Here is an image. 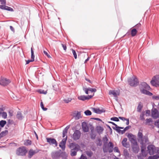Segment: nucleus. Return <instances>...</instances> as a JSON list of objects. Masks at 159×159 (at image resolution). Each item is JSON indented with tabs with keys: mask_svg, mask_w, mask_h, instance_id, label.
<instances>
[{
	"mask_svg": "<svg viewBox=\"0 0 159 159\" xmlns=\"http://www.w3.org/2000/svg\"><path fill=\"white\" fill-rule=\"evenodd\" d=\"M69 148L71 149L70 155L71 156H74L76 155L77 152L80 149V146L74 143H70L69 145Z\"/></svg>",
	"mask_w": 159,
	"mask_h": 159,
	"instance_id": "1",
	"label": "nucleus"
},
{
	"mask_svg": "<svg viewBox=\"0 0 159 159\" xmlns=\"http://www.w3.org/2000/svg\"><path fill=\"white\" fill-rule=\"evenodd\" d=\"M128 81L130 86L133 87L138 85L139 83L138 79L136 76H134L132 77V78H129Z\"/></svg>",
	"mask_w": 159,
	"mask_h": 159,
	"instance_id": "2",
	"label": "nucleus"
},
{
	"mask_svg": "<svg viewBox=\"0 0 159 159\" xmlns=\"http://www.w3.org/2000/svg\"><path fill=\"white\" fill-rule=\"evenodd\" d=\"M27 152V151L25 147L19 148L16 151V154L19 156H25Z\"/></svg>",
	"mask_w": 159,
	"mask_h": 159,
	"instance_id": "3",
	"label": "nucleus"
},
{
	"mask_svg": "<svg viewBox=\"0 0 159 159\" xmlns=\"http://www.w3.org/2000/svg\"><path fill=\"white\" fill-rule=\"evenodd\" d=\"M114 145L111 142H109L108 144L107 148L106 147L103 148V151L104 152H108L109 153L112 152L113 150Z\"/></svg>",
	"mask_w": 159,
	"mask_h": 159,
	"instance_id": "4",
	"label": "nucleus"
},
{
	"mask_svg": "<svg viewBox=\"0 0 159 159\" xmlns=\"http://www.w3.org/2000/svg\"><path fill=\"white\" fill-rule=\"evenodd\" d=\"M151 84L155 87L159 86V75L154 76L150 82Z\"/></svg>",
	"mask_w": 159,
	"mask_h": 159,
	"instance_id": "5",
	"label": "nucleus"
},
{
	"mask_svg": "<svg viewBox=\"0 0 159 159\" xmlns=\"http://www.w3.org/2000/svg\"><path fill=\"white\" fill-rule=\"evenodd\" d=\"M11 82L10 80L4 77H1L0 79V84L5 86L8 85Z\"/></svg>",
	"mask_w": 159,
	"mask_h": 159,
	"instance_id": "6",
	"label": "nucleus"
},
{
	"mask_svg": "<svg viewBox=\"0 0 159 159\" xmlns=\"http://www.w3.org/2000/svg\"><path fill=\"white\" fill-rule=\"evenodd\" d=\"M148 150L150 155H153L156 152L155 147L152 145H150L148 147Z\"/></svg>",
	"mask_w": 159,
	"mask_h": 159,
	"instance_id": "7",
	"label": "nucleus"
},
{
	"mask_svg": "<svg viewBox=\"0 0 159 159\" xmlns=\"http://www.w3.org/2000/svg\"><path fill=\"white\" fill-rule=\"evenodd\" d=\"M81 134V132L79 130H76L73 135L72 138L74 140H77L80 138Z\"/></svg>",
	"mask_w": 159,
	"mask_h": 159,
	"instance_id": "8",
	"label": "nucleus"
},
{
	"mask_svg": "<svg viewBox=\"0 0 159 159\" xmlns=\"http://www.w3.org/2000/svg\"><path fill=\"white\" fill-rule=\"evenodd\" d=\"M110 95H112L115 98L116 100H117V96L120 95V92L118 90H110L109 92Z\"/></svg>",
	"mask_w": 159,
	"mask_h": 159,
	"instance_id": "9",
	"label": "nucleus"
},
{
	"mask_svg": "<svg viewBox=\"0 0 159 159\" xmlns=\"http://www.w3.org/2000/svg\"><path fill=\"white\" fill-rule=\"evenodd\" d=\"M60 151H55L51 153V156L53 159H59L60 158Z\"/></svg>",
	"mask_w": 159,
	"mask_h": 159,
	"instance_id": "10",
	"label": "nucleus"
},
{
	"mask_svg": "<svg viewBox=\"0 0 159 159\" xmlns=\"http://www.w3.org/2000/svg\"><path fill=\"white\" fill-rule=\"evenodd\" d=\"M152 117L155 119H157L159 117V112L156 108L152 109Z\"/></svg>",
	"mask_w": 159,
	"mask_h": 159,
	"instance_id": "11",
	"label": "nucleus"
},
{
	"mask_svg": "<svg viewBox=\"0 0 159 159\" xmlns=\"http://www.w3.org/2000/svg\"><path fill=\"white\" fill-rule=\"evenodd\" d=\"M47 141L50 145H54L55 146H57V144L56 140L54 139L47 138Z\"/></svg>",
	"mask_w": 159,
	"mask_h": 159,
	"instance_id": "12",
	"label": "nucleus"
},
{
	"mask_svg": "<svg viewBox=\"0 0 159 159\" xmlns=\"http://www.w3.org/2000/svg\"><path fill=\"white\" fill-rule=\"evenodd\" d=\"M67 139V136H66V138L63 139L61 141L60 143L59 144V147L63 150H64L66 148V144Z\"/></svg>",
	"mask_w": 159,
	"mask_h": 159,
	"instance_id": "13",
	"label": "nucleus"
},
{
	"mask_svg": "<svg viewBox=\"0 0 159 159\" xmlns=\"http://www.w3.org/2000/svg\"><path fill=\"white\" fill-rule=\"evenodd\" d=\"M94 96V94L93 95H88L86 96L84 95H81L79 96L78 98L81 100L85 101V100H88Z\"/></svg>",
	"mask_w": 159,
	"mask_h": 159,
	"instance_id": "14",
	"label": "nucleus"
},
{
	"mask_svg": "<svg viewBox=\"0 0 159 159\" xmlns=\"http://www.w3.org/2000/svg\"><path fill=\"white\" fill-rule=\"evenodd\" d=\"M132 149L134 152L135 153H138L139 151V148L137 142L133 143L132 145Z\"/></svg>",
	"mask_w": 159,
	"mask_h": 159,
	"instance_id": "15",
	"label": "nucleus"
},
{
	"mask_svg": "<svg viewBox=\"0 0 159 159\" xmlns=\"http://www.w3.org/2000/svg\"><path fill=\"white\" fill-rule=\"evenodd\" d=\"M140 89H146L148 90H150V86L148 85L146 83L143 82L140 85Z\"/></svg>",
	"mask_w": 159,
	"mask_h": 159,
	"instance_id": "16",
	"label": "nucleus"
},
{
	"mask_svg": "<svg viewBox=\"0 0 159 159\" xmlns=\"http://www.w3.org/2000/svg\"><path fill=\"white\" fill-rule=\"evenodd\" d=\"M83 90L86 94H88L89 91L91 92H95L97 90L95 88H84Z\"/></svg>",
	"mask_w": 159,
	"mask_h": 159,
	"instance_id": "17",
	"label": "nucleus"
},
{
	"mask_svg": "<svg viewBox=\"0 0 159 159\" xmlns=\"http://www.w3.org/2000/svg\"><path fill=\"white\" fill-rule=\"evenodd\" d=\"M139 142H140V144L142 145L148 143L149 141L148 137L146 136H144L142 139H141Z\"/></svg>",
	"mask_w": 159,
	"mask_h": 159,
	"instance_id": "18",
	"label": "nucleus"
},
{
	"mask_svg": "<svg viewBox=\"0 0 159 159\" xmlns=\"http://www.w3.org/2000/svg\"><path fill=\"white\" fill-rule=\"evenodd\" d=\"M82 126L84 132H86L88 131L89 128L86 123L85 122H83L82 124Z\"/></svg>",
	"mask_w": 159,
	"mask_h": 159,
	"instance_id": "19",
	"label": "nucleus"
},
{
	"mask_svg": "<svg viewBox=\"0 0 159 159\" xmlns=\"http://www.w3.org/2000/svg\"><path fill=\"white\" fill-rule=\"evenodd\" d=\"M147 89H140V91L141 93L146 95H148L150 96H152V93L147 90Z\"/></svg>",
	"mask_w": 159,
	"mask_h": 159,
	"instance_id": "20",
	"label": "nucleus"
},
{
	"mask_svg": "<svg viewBox=\"0 0 159 159\" xmlns=\"http://www.w3.org/2000/svg\"><path fill=\"white\" fill-rule=\"evenodd\" d=\"M93 110L94 112L97 114H101L104 112L105 111L104 109H100L99 108H93Z\"/></svg>",
	"mask_w": 159,
	"mask_h": 159,
	"instance_id": "21",
	"label": "nucleus"
},
{
	"mask_svg": "<svg viewBox=\"0 0 159 159\" xmlns=\"http://www.w3.org/2000/svg\"><path fill=\"white\" fill-rule=\"evenodd\" d=\"M143 130L140 129L138 134V140L139 142L140 141L141 139H142L143 137Z\"/></svg>",
	"mask_w": 159,
	"mask_h": 159,
	"instance_id": "22",
	"label": "nucleus"
},
{
	"mask_svg": "<svg viewBox=\"0 0 159 159\" xmlns=\"http://www.w3.org/2000/svg\"><path fill=\"white\" fill-rule=\"evenodd\" d=\"M67 155L65 152H61L60 157H61L63 159H67Z\"/></svg>",
	"mask_w": 159,
	"mask_h": 159,
	"instance_id": "23",
	"label": "nucleus"
},
{
	"mask_svg": "<svg viewBox=\"0 0 159 159\" xmlns=\"http://www.w3.org/2000/svg\"><path fill=\"white\" fill-rule=\"evenodd\" d=\"M35 152L32 149H30L28 152V157L29 158H31L32 156L35 154Z\"/></svg>",
	"mask_w": 159,
	"mask_h": 159,
	"instance_id": "24",
	"label": "nucleus"
},
{
	"mask_svg": "<svg viewBox=\"0 0 159 159\" xmlns=\"http://www.w3.org/2000/svg\"><path fill=\"white\" fill-rule=\"evenodd\" d=\"M127 139L126 138H124L123 139V140L122 141V145L125 148H127L128 146V144L127 143Z\"/></svg>",
	"mask_w": 159,
	"mask_h": 159,
	"instance_id": "25",
	"label": "nucleus"
},
{
	"mask_svg": "<svg viewBox=\"0 0 159 159\" xmlns=\"http://www.w3.org/2000/svg\"><path fill=\"white\" fill-rule=\"evenodd\" d=\"M96 130L98 134H102L103 130V128L101 126H98L96 128Z\"/></svg>",
	"mask_w": 159,
	"mask_h": 159,
	"instance_id": "26",
	"label": "nucleus"
},
{
	"mask_svg": "<svg viewBox=\"0 0 159 159\" xmlns=\"http://www.w3.org/2000/svg\"><path fill=\"white\" fill-rule=\"evenodd\" d=\"M119 118L120 119L122 120L123 121H124L125 120H126V125H128L129 124V120L128 119L126 118L125 117H119Z\"/></svg>",
	"mask_w": 159,
	"mask_h": 159,
	"instance_id": "27",
	"label": "nucleus"
},
{
	"mask_svg": "<svg viewBox=\"0 0 159 159\" xmlns=\"http://www.w3.org/2000/svg\"><path fill=\"white\" fill-rule=\"evenodd\" d=\"M157 154L152 157V159H157L159 158V149L157 150L156 152Z\"/></svg>",
	"mask_w": 159,
	"mask_h": 159,
	"instance_id": "28",
	"label": "nucleus"
},
{
	"mask_svg": "<svg viewBox=\"0 0 159 159\" xmlns=\"http://www.w3.org/2000/svg\"><path fill=\"white\" fill-rule=\"evenodd\" d=\"M16 117L19 120H21L22 119L23 117L22 116V114L20 111L17 112Z\"/></svg>",
	"mask_w": 159,
	"mask_h": 159,
	"instance_id": "29",
	"label": "nucleus"
},
{
	"mask_svg": "<svg viewBox=\"0 0 159 159\" xmlns=\"http://www.w3.org/2000/svg\"><path fill=\"white\" fill-rule=\"evenodd\" d=\"M31 60L32 61H34V52L33 49V46H32L31 48Z\"/></svg>",
	"mask_w": 159,
	"mask_h": 159,
	"instance_id": "30",
	"label": "nucleus"
},
{
	"mask_svg": "<svg viewBox=\"0 0 159 159\" xmlns=\"http://www.w3.org/2000/svg\"><path fill=\"white\" fill-rule=\"evenodd\" d=\"M137 30L136 29H133L131 31V34L132 37L135 36L137 34Z\"/></svg>",
	"mask_w": 159,
	"mask_h": 159,
	"instance_id": "31",
	"label": "nucleus"
},
{
	"mask_svg": "<svg viewBox=\"0 0 159 159\" xmlns=\"http://www.w3.org/2000/svg\"><path fill=\"white\" fill-rule=\"evenodd\" d=\"M32 143V141L29 139L25 140V142L24 144L25 146H28L31 145Z\"/></svg>",
	"mask_w": 159,
	"mask_h": 159,
	"instance_id": "32",
	"label": "nucleus"
},
{
	"mask_svg": "<svg viewBox=\"0 0 159 159\" xmlns=\"http://www.w3.org/2000/svg\"><path fill=\"white\" fill-rule=\"evenodd\" d=\"M143 106L141 104V102L139 103L137 109V111L139 112H140L141 111L142 109V108Z\"/></svg>",
	"mask_w": 159,
	"mask_h": 159,
	"instance_id": "33",
	"label": "nucleus"
},
{
	"mask_svg": "<svg viewBox=\"0 0 159 159\" xmlns=\"http://www.w3.org/2000/svg\"><path fill=\"white\" fill-rule=\"evenodd\" d=\"M8 131L7 130H5L4 131H2L0 134V138L3 137V136H5L6 134L8 133Z\"/></svg>",
	"mask_w": 159,
	"mask_h": 159,
	"instance_id": "34",
	"label": "nucleus"
},
{
	"mask_svg": "<svg viewBox=\"0 0 159 159\" xmlns=\"http://www.w3.org/2000/svg\"><path fill=\"white\" fill-rule=\"evenodd\" d=\"M75 119L76 120H78L81 118V113L80 112L77 111V113H76L75 116Z\"/></svg>",
	"mask_w": 159,
	"mask_h": 159,
	"instance_id": "35",
	"label": "nucleus"
},
{
	"mask_svg": "<svg viewBox=\"0 0 159 159\" xmlns=\"http://www.w3.org/2000/svg\"><path fill=\"white\" fill-rule=\"evenodd\" d=\"M135 27V29L139 30H140L141 28V25L140 23H139L137 25H136L134 26Z\"/></svg>",
	"mask_w": 159,
	"mask_h": 159,
	"instance_id": "36",
	"label": "nucleus"
},
{
	"mask_svg": "<svg viewBox=\"0 0 159 159\" xmlns=\"http://www.w3.org/2000/svg\"><path fill=\"white\" fill-rule=\"evenodd\" d=\"M6 124V121L5 120H2L0 121V125L2 127Z\"/></svg>",
	"mask_w": 159,
	"mask_h": 159,
	"instance_id": "37",
	"label": "nucleus"
},
{
	"mask_svg": "<svg viewBox=\"0 0 159 159\" xmlns=\"http://www.w3.org/2000/svg\"><path fill=\"white\" fill-rule=\"evenodd\" d=\"M84 114L87 116H90L92 114L91 112L89 110H87L84 112Z\"/></svg>",
	"mask_w": 159,
	"mask_h": 159,
	"instance_id": "38",
	"label": "nucleus"
},
{
	"mask_svg": "<svg viewBox=\"0 0 159 159\" xmlns=\"http://www.w3.org/2000/svg\"><path fill=\"white\" fill-rule=\"evenodd\" d=\"M86 153L87 155L89 157H91L93 155V152L91 151H87Z\"/></svg>",
	"mask_w": 159,
	"mask_h": 159,
	"instance_id": "39",
	"label": "nucleus"
},
{
	"mask_svg": "<svg viewBox=\"0 0 159 159\" xmlns=\"http://www.w3.org/2000/svg\"><path fill=\"white\" fill-rule=\"evenodd\" d=\"M142 156L143 157H145L146 156L147 154L146 151L143 149H141V153Z\"/></svg>",
	"mask_w": 159,
	"mask_h": 159,
	"instance_id": "40",
	"label": "nucleus"
},
{
	"mask_svg": "<svg viewBox=\"0 0 159 159\" xmlns=\"http://www.w3.org/2000/svg\"><path fill=\"white\" fill-rule=\"evenodd\" d=\"M124 155L126 157H128L129 155V154L128 153L127 150L126 149H125L124 150L123 152Z\"/></svg>",
	"mask_w": 159,
	"mask_h": 159,
	"instance_id": "41",
	"label": "nucleus"
},
{
	"mask_svg": "<svg viewBox=\"0 0 159 159\" xmlns=\"http://www.w3.org/2000/svg\"><path fill=\"white\" fill-rule=\"evenodd\" d=\"M72 99L70 98H68L67 99H64L63 101L66 103H68L70 102H71Z\"/></svg>",
	"mask_w": 159,
	"mask_h": 159,
	"instance_id": "42",
	"label": "nucleus"
},
{
	"mask_svg": "<svg viewBox=\"0 0 159 159\" xmlns=\"http://www.w3.org/2000/svg\"><path fill=\"white\" fill-rule=\"evenodd\" d=\"M5 10H6L8 11H14L13 9L12 8L7 6H6Z\"/></svg>",
	"mask_w": 159,
	"mask_h": 159,
	"instance_id": "43",
	"label": "nucleus"
},
{
	"mask_svg": "<svg viewBox=\"0 0 159 159\" xmlns=\"http://www.w3.org/2000/svg\"><path fill=\"white\" fill-rule=\"evenodd\" d=\"M40 106L41 108L43 110L45 111L47 110V108L44 107L43 103L42 102H41L40 103Z\"/></svg>",
	"mask_w": 159,
	"mask_h": 159,
	"instance_id": "44",
	"label": "nucleus"
},
{
	"mask_svg": "<svg viewBox=\"0 0 159 159\" xmlns=\"http://www.w3.org/2000/svg\"><path fill=\"white\" fill-rule=\"evenodd\" d=\"M111 120L115 121H119V118L117 117H112L111 118Z\"/></svg>",
	"mask_w": 159,
	"mask_h": 159,
	"instance_id": "45",
	"label": "nucleus"
},
{
	"mask_svg": "<svg viewBox=\"0 0 159 159\" xmlns=\"http://www.w3.org/2000/svg\"><path fill=\"white\" fill-rule=\"evenodd\" d=\"M116 129V130L119 133H121L122 134H124L125 132V131L124 130V129L123 130H120V129Z\"/></svg>",
	"mask_w": 159,
	"mask_h": 159,
	"instance_id": "46",
	"label": "nucleus"
},
{
	"mask_svg": "<svg viewBox=\"0 0 159 159\" xmlns=\"http://www.w3.org/2000/svg\"><path fill=\"white\" fill-rule=\"evenodd\" d=\"M146 124H147L150 122H152V120L151 118H149V119H146Z\"/></svg>",
	"mask_w": 159,
	"mask_h": 159,
	"instance_id": "47",
	"label": "nucleus"
},
{
	"mask_svg": "<svg viewBox=\"0 0 159 159\" xmlns=\"http://www.w3.org/2000/svg\"><path fill=\"white\" fill-rule=\"evenodd\" d=\"M2 116L4 119H6L7 117V113L5 112H3L2 113Z\"/></svg>",
	"mask_w": 159,
	"mask_h": 159,
	"instance_id": "48",
	"label": "nucleus"
},
{
	"mask_svg": "<svg viewBox=\"0 0 159 159\" xmlns=\"http://www.w3.org/2000/svg\"><path fill=\"white\" fill-rule=\"evenodd\" d=\"M72 51L73 54L74 55V57L75 59H76L77 57V55L75 51L73 49H72Z\"/></svg>",
	"mask_w": 159,
	"mask_h": 159,
	"instance_id": "49",
	"label": "nucleus"
},
{
	"mask_svg": "<svg viewBox=\"0 0 159 159\" xmlns=\"http://www.w3.org/2000/svg\"><path fill=\"white\" fill-rule=\"evenodd\" d=\"M134 138H135V137H134L131 138L129 139V141L131 142V143H134L136 142L135 141Z\"/></svg>",
	"mask_w": 159,
	"mask_h": 159,
	"instance_id": "50",
	"label": "nucleus"
},
{
	"mask_svg": "<svg viewBox=\"0 0 159 159\" xmlns=\"http://www.w3.org/2000/svg\"><path fill=\"white\" fill-rule=\"evenodd\" d=\"M127 137L129 139L131 138L134 137V136L131 134H129L127 135Z\"/></svg>",
	"mask_w": 159,
	"mask_h": 159,
	"instance_id": "51",
	"label": "nucleus"
},
{
	"mask_svg": "<svg viewBox=\"0 0 159 159\" xmlns=\"http://www.w3.org/2000/svg\"><path fill=\"white\" fill-rule=\"evenodd\" d=\"M39 92L41 94H45L47 93V91H44V90H39Z\"/></svg>",
	"mask_w": 159,
	"mask_h": 159,
	"instance_id": "52",
	"label": "nucleus"
},
{
	"mask_svg": "<svg viewBox=\"0 0 159 159\" xmlns=\"http://www.w3.org/2000/svg\"><path fill=\"white\" fill-rule=\"evenodd\" d=\"M154 125L157 128H159V121L158 120L157 121L155 122Z\"/></svg>",
	"mask_w": 159,
	"mask_h": 159,
	"instance_id": "53",
	"label": "nucleus"
},
{
	"mask_svg": "<svg viewBox=\"0 0 159 159\" xmlns=\"http://www.w3.org/2000/svg\"><path fill=\"white\" fill-rule=\"evenodd\" d=\"M114 151L115 152L120 153V151L118 148L117 147H115L114 148Z\"/></svg>",
	"mask_w": 159,
	"mask_h": 159,
	"instance_id": "54",
	"label": "nucleus"
},
{
	"mask_svg": "<svg viewBox=\"0 0 159 159\" xmlns=\"http://www.w3.org/2000/svg\"><path fill=\"white\" fill-rule=\"evenodd\" d=\"M140 119L142 120H144L145 119L144 117V114H143L140 115Z\"/></svg>",
	"mask_w": 159,
	"mask_h": 159,
	"instance_id": "55",
	"label": "nucleus"
},
{
	"mask_svg": "<svg viewBox=\"0 0 159 159\" xmlns=\"http://www.w3.org/2000/svg\"><path fill=\"white\" fill-rule=\"evenodd\" d=\"M43 53L44 54L46 55L48 58H50L51 57L50 55L46 51H44Z\"/></svg>",
	"mask_w": 159,
	"mask_h": 159,
	"instance_id": "56",
	"label": "nucleus"
},
{
	"mask_svg": "<svg viewBox=\"0 0 159 159\" xmlns=\"http://www.w3.org/2000/svg\"><path fill=\"white\" fill-rule=\"evenodd\" d=\"M63 48V49L65 51H66V44H61Z\"/></svg>",
	"mask_w": 159,
	"mask_h": 159,
	"instance_id": "57",
	"label": "nucleus"
},
{
	"mask_svg": "<svg viewBox=\"0 0 159 159\" xmlns=\"http://www.w3.org/2000/svg\"><path fill=\"white\" fill-rule=\"evenodd\" d=\"M80 159H87V158L86 156L82 154L80 157Z\"/></svg>",
	"mask_w": 159,
	"mask_h": 159,
	"instance_id": "58",
	"label": "nucleus"
},
{
	"mask_svg": "<svg viewBox=\"0 0 159 159\" xmlns=\"http://www.w3.org/2000/svg\"><path fill=\"white\" fill-rule=\"evenodd\" d=\"M70 126L69 125L67 126L63 130V131H64L66 132H67V131L70 128Z\"/></svg>",
	"mask_w": 159,
	"mask_h": 159,
	"instance_id": "59",
	"label": "nucleus"
},
{
	"mask_svg": "<svg viewBox=\"0 0 159 159\" xmlns=\"http://www.w3.org/2000/svg\"><path fill=\"white\" fill-rule=\"evenodd\" d=\"M153 99L156 100H159V95L158 96H153L152 97Z\"/></svg>",
	"mask_w": 159,
	"mask_h": 159,
	"instance_id": "60",
	"label": "nucleus"
},
{
	"mask_svg": "<svg viewBox=\"0 0 159 159\" xmlns=\"http://www.w3.org/2000/svg\"><path fill=\"white\" fill-rule=\"evenodd\" d=\"M67 132L63 131L62 132V137L63 138L65 137L66 135Z\"/></svg>",
	"mask_w": 159,
	"mask_h": 159,
	"instance_id": "61",
	"label": "nucleus"
},
{
	"mask_svg": "<svg viewBox=\"0 0 159 159\" xmlns=\"http://www.w3.org/2000/svg\"><path fill=\"white\" fill-rule=\"evenodd\" d=\"M67 132L63 131L62 132V137L63 138L65 137L66 135Z\"/></svg>",
	"mask_w": 159,
	"mask_h": 159,
	"instance_id": "62",
	"label": "nucleus"
},
{
	"mask_svg": "<svg viewBox=\"0 0 159 159\" xmlns=\"http://www.w3.org/2000/svg\"><path fill=\"white\" fill-rule=\"evenodd\" d=\"M6 6L5 5H0V8L2 10H5Z\"/></svg>",
	"mask_w": 159,
	"mask_h": 159,
	"instance_id": "63",
	"label": "nucleus"
},
{
	"mask_svg": "<svg viewBox=\"0 0 159 159\" xmlns=\"http://www.w3.org/2000/svg\"><path fill=\"white\" fill-rule=\"evenodd\" d=\"M1 2V4H6V0H0Z\"/></svg>",
	"mask_w": 159,
	"mask_h": 159,
	"instance_id": "64",
	"label": "nucleus"
}]
</instances>
